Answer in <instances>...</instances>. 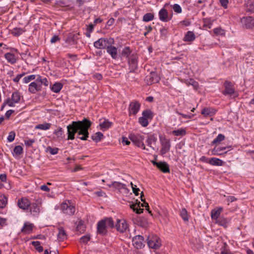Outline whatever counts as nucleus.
I'll use <instances>...</instances> for the list:
<instances>
[{
	"label": "nucleus",
	"instance_id": "nucleus-1",
	"mask_svg": "<svg viewBox=\"0 0 254 254\" xmlns=\"http://www.w3.org/2000/svg\"><path fill=\"white\" fill-rule=\"evenodd\" d=\"M91 125L92 122L85 118L82 121H73L71 124L67 126V139H73L76 133L77 138L82 140H87L89 134L88 129Z\"/></svg>",
	"mask_w": 254,
	"mask_h": 254
},
{
	"label": "nucleus",
	"instance_id": "nucleus-2",
	"mask_svg": "<svg viewBox=\"0 0 254 254\" xmlns=\"http://www.w3.org/2000/svg\"><path fill=\"white\" fill-rule=\"evenodd\" d=\"M146 242L150 248L158 249L161 246L160 238L156 235L149 234L146 239Z\"/></svg>",
	"mask_w": 254,
	"mask_h": 254
},
{
	"label": "nucleus",
	"instance_id": "nucleus-3",
	"mask_svg": "<svg viewBox=\"0 0 254 254\" xmlns=\"http://www.w3.org/2000/svg\"><path fill=\"white\" fill-rule=\"evenodd\" d=\"M225 89L222 91L223 95H229L233 98L238 97V93L235 91L234 84L230 81L226 80L224 83Z\"/></svg>",
	"mask_w": 254,
	"mask_h": 254
},
{
	"label": "nucleus",
	"instance_id": "nucleus-4",
	"mask_svg": "<svg viewBox=\"0 0 254 254\" xmlns=\"http://www.w3.org/2000/svg\"><path fill=\"white\" fill-rule=\"evenodd\" d=\"M21 99H23L21 94L18 91H16L12 93L11 98H7L5 100V103L9 107H13L15 106V104L20 102Z\"/></svg>",
	"mask_w": 254,
	"mask_h": 254
},
{
	"label": "nucleus",
	"instance_id": "nucleus-5",
	"mask_svg": "<svg viewBox=\"0 0 254 254\" xmlns=\"http://www.w3.org/2000/svg\"><path fill=\"white\" fill-rule=\"evenodd\" d=\"M129 139L137 146L142 147L143 149H146L144 144L143 142L144 136L137 134H130L129 135Z\"/></svg>",
	"mask_w": 254,
	"mask_h": 254
},
{
	"label": "nucleus",
	"instance_id": "nucleus-6",
	"mask_svg": "<svg viewBox=\"0 0 254 254\" xmlns=\"http://www.w3.org/2000/svg\"><path fill=\"white\" fill-rule=\"evenodd\" d=\"M66 160L68 161L66 164V168L67 170H70L71 172H77L82 169L80 166H77L75 163V159L74 157H67Z\"/></svg>",
	"mask_w": 254,
	"mask_h": 254
},
{
	"label": "nucleus",
	"instance_id": "nucleus-7",
	"mask_svg": "<svg viewBox=\"0 0 254 254\" xmlns=\"http://www.w3.org/2000/svg\"><path fill=\"white\" fill-rule=\"evenodd\" d=\"M75 203L69 200H64V214L73 215L75 212Z\"/></svg>",
	"mask_w": 254,
	"mask_h": 254
},
{
	"label": "nucleus",
	"instance_id": "nucleus-8",
	"mask_svg": "<svg viewBox=\"0 0 254 254\" xmlns=\"http://www.w3.org/2000/svg\"><path fill=\"white\" fill-rule=\"evenodd\" d=\"M129 72H134L137 68V56L132 53L128 59Z\"/></svg>",
	"mask_w": 254,
	"mask_h": 254
},
{
	"label": "nucleus",
	"instance_id": "nucleus-9",
	"mask_svg": "<svg viewBox=\"0 0 254 254\" xmlns=\"http://www.w3.org/2000/svg\"><path fill=\"white\" fill-rule=\"evenodd\" d=\"M115 228L117 231L121 233H124L128 229V225L125 220L118 219Z\"/></svg>",
	"mask_w": 254,
	"mask_h": 254
},
{
	"label": "nucleus",
	"instance_id": "nucleus-10",
	"mask_svg": "<svg viewBox=\"0 0 254 254\" xmlns=\"http://www.w3.org/2000/svg\"><path fill=\"white\" fill-rule=\"evenodd\" d=\"M132 242L134 248L137 249H140L144 248L146 241L142 236L139 235L134 236Z\"/></svg>",
	"mask_w": 254,
	"mask_h": 254
},
{
	"label": "nucleus",
	"instance_id": "nucleus-11",
	"mask_svg": "<svg viewBox=\"0 0 254 254\" xmlns=\"http://www.w3.org/2000/svg\"><path fill=\"white\" fill-rule=\"evenodd\" d=\"M159 137L162 146L160 150V153L161 155H164L169 151L171 147L170 142L169 139L163 137L162 136H160Z\"/></svg>",
	"mask_w": 254,
	"mask_h": 254
},
{
	"label": "nucleus",
	"instance_id": "nucleus-12",
	"mask_svg": "<svg viewBox=\"0 0 254 254\" xmlns=\"http://www.w3.org/2000/svg\"><path fill=\"white\" fill-rule=\"evenodd\" d=\"M241 23L245 28H252L254 27V18L252 16L243 17L241 18Z\"/></svg>",
	"mask_w": 254,
	"mask_h": 254
},
{
	"label": "nucleus",
	"instance_id": "nucleus-13",
	"mask_svg": "<svg viewBox=\"0 0 254 254\" xmlns=\"http://www.w3.org/2000/svg\"><path fill=\"white\" fill-rule=\"evenodd\" d=\"M79 34L69 33L67 35L65 43L69 46H75L77 43Z\"/></svg>",
	"mask_w": 254,
	"mask_h": 254
},
{
	"label": "nucleus",
	"instance_id": "nucleus-14",
	"mask_svg": "<svg viewBox=\"0 0 254 254\" xmlns=\"http://www.w3.org/2000/svg\"><path fill=\"white\" fill-rule=\"evenodd\" d=\"M158 15L159 19L165 22L170 21L173 17V14L169 15L167 10L164 8L159 11Z\"/></svg>",
	"mask_w": 254,
	"mask_h": 254
},
{
	"label": "nucleus",
	"instance_id": "nucleus-15",
	"mask_svg": "<svg viewBox=\"0 0 254 254\" xmlns=\"http://www.w3.org/2000/svg\"><path fill=\"white\" fill-rule=\"evenodd\" d=\"M97 231L98 234L102 236H105L107 235L108 232L107 227L105 223L104 220L102 219L97 223Z\"/></svg>",
	"mask_w": 254,
	"mask_h": 254
},
{
	"label": "nucleus",
	"instance_id": "nucleus-16",
	"mask_svg": "<svg viewBox=\"0 0 254 254\" xmlns=\"http://www.w3.org/2000/svg\"><path fill=\"white\" fill-rule=\"evenodd\" d=\"M140 104L137 101H133L129 105V114L135 115L139 110Z\"/></svg>",
	"mask_w": 254,
	"mask_h": 254
},
{
	"label": "nucleus",
	"instance_id": "nucleus-17",
	"mask_svg": "<svg viewBox=\"0 0 254 254\" xmlns=\"http://www.w3.org/2000/svg\"><path fill=\"white\" fill-rule=\"evenodd\" d=\"M160 80V77L155 72L152 71L149 75L145 77V80L148 84H151L154 83H157Z\"/></svg>",
	"mask_w": 254,
	"mask_h": 254
},
{
	"label": "nucleus",
	"instance_id": "nucleus-18",
	"mask_svg": "<svg viewBox=\"0 0 254 254\" xmlns=\"http://www.w3.org/2000/svg\"><path fill=\"white\" fill-rule=\"evenodd\" d=\"M30 201L29 200L25 197H23L19 199L17 201V205L19 208L23 210H27L29 208V205H30Z\"/></svg>",
	"mask_w": 254,
	"mask_h": 254
},
{
	"label": "nucleus",
	"instance_id": "nucleus-19",
	"mask_svg": "<svg viewBox=\"0 0 254 254\" xmlns=\"http://www.w3.org/2000/svg\"><path fill=\"white\" fill-rule=\"evenodd\" d=\"M41 89V85L37 82L36 79L35 81L31 82L29 85L28 91L32 94L36 93L37 92L40 91Z\"/></svg>",
	"mask_w": 254,
	"mask_h": 254
},
{
	"label": "nucleus",
	"instance_id": "nucleus-20",
	"mask_svg": "<svg viewBox=\"0 0 254 254\" xmlns=\"http://www.w3.org/2000/svg\"><path fill=\"white\" fill-rule=\"evenodd\" d=\"M34 225L29 222H26L24 223L23 227L21 228V232L24 234H29L32 233Z\"/></svg>",
	"mask_w": 254,
	"mask_h": 254
},
{
	"label": "nucleus",
	"instance_id": "nucleus-21",
	"mask_svg": "<svg viewBox=\"0 0 254 254\" xmlns=\"http://www.w3.org/2000/svg\"><path fill=\"white\" fill-rule=\"evenodd\" d=\"M107 52L111 56L112 58L116 60L118 58V49L112 45L108 46L106 47Z\"/></svg>",
	"mask_w": 254,
	"mask_h": 254
},
{
	"label": "nucleus",
	"instance_id": "nucleus-22",
	"mask_svg": "<svg viewBox=\"0 0 254 254\" xmlns=\"http://www.w3.org/2000/svg\"><path fill=\"white\" fill-rule=\"evenodd\" d=\"M108 40L105 38H100L94 43V46L97 49H104L107 47Z\"/></svg>",
	"mask_w": 254,
	"mask_h": 254
},
{
	"label": "nucleus",
	"instance_id": "nucleus-23",
	"mask_svg": "<svg viewBox=\"0 0 254 254\" xmlns=\"http://www.w3.org/2000/svg\"><path fill=\"white\" fill-rule=\"evenodd\" d=\"M231 146L226 147H215L212 150V154L213 155H221L226 154L227 151H224L227 148H230Z\"/></svg>",
	"mask_w": 254,
	"mask_h": 254
},
{
	"label": "nucleus",
	"instance_id": "nucleus-24",
	"mask_svg": "<svg viewBox=\"0 0 254 254\" xmlns=\"http://www.w3.org/2000/svg\"><path fill=\"white\" fill-rule=\"evenodd\" d=\"M30 212L34 216H37L40 212L39 207L36 203H30L29 207Z\"/></svg>",
	"mask_w": 254,
	"mask_h": 254
},
{
	"label": "nucleus",
	"instance_id": "nucleus-25",
	"mask_svg": "<svg viewBox=\"0 0 254 254\" xmlns=\"http://www.w3.org/2000/svg\"><path fill=\"white\" fill-rule=\"evenodd\" d=\"M132 50L130 49L129 47H125L122 51L121 53L119 55V57H120L122 59V57H125L128 58L129 57V56L132 54Z\"/></svg>",
	"mask_w": 254,
	"mask_h": 254
},
{
	"label": "nucleus",
	"instance_id": "nucleus-26",
	"mask_svg": "<svg viewBox=\"0 0 254 254\" xmlns=\"http://www.w3.org/2000/svg\"><path fill=\"white\" fill-rule=\"evenodd\" d=\"M157 168L164 173H170V172L169 166L165 162H159V165Z\"/></svg>",
	"mask_w": 254,
	"mask_h": 254
},
{
	"label": "nucleus",
	"instance_id": "nucleus-27",
	"mask_svg": "<svg viewBox=\"0 0 254 254\" xmlns=\"http://www.w3.org/2000/svg\"><path fill=\"white\" fill-rule=\"evenodd\" d=\"M224 162L221 159L215 157L210 158L209 164L213 166H222Z\"/></svg>",
	"mask_w": 254,
	"mask_h": 254
},
{
	"label": "nucleus",
	"instance_id": "nucleus-28",
	"mask_svg": "<svg viewBox=\"0 0 254 254\" xmlns=\"http://www.w3.org/2000/svg\"><path fill=\"white\" fill-rule=\"evenodd\" d=\"M216 113V110L212 108H205L201 110V113L204 117L212 116Z\"/></svg>",
	"mask_w": 254,
	"mask_h": 254
},
{
	"label": "nucleus",
	"instance_id": "nucleus-29",
	"mask_svg": "<svg viewBox=\"0 0 254 254\" xmlns=\"http://www.w3.org/2000/svg\"><path fill=\"white\" fill-rule=\"evenodd\" d=\"M222 210V207H219L217 209H213L211 212L212 219L213 220H217L219 218V215H220Z\"/></svg>",
	"mask_w": 254,
	"mask_h": 254
},
{
	"label": "nucleus",
	"instance_id": "nucleus-30",
	"mask_svg": "<svg viewBox=\"0 0 254 254\" xmlns=\"http://www.w3.org/2000/svg\"><path fill=\"white\" fill-rule=\"evenodd\" d=\"M23 153V149L20 145L16 146L12 152L13 156L15 158L18 157L20 155Z\"/></svg>",
	"mask_w": 254,
	"mask_h": 254
},
{
	"label": "nucleus",
	"instance_id": "nucleus-31",
	"mask_svg": "<svg viewBox=\"0 0 254 254\" xmlns=\"http://www.w3.org/2000/svg\"><path fill=\"white\" fill-rule=\"evenodd\" d=\"M195 39V36L192 31H188L184 37L183 40L186 42H192Z\"/></svg>",
	"mask_w": 254,
	"mask_h": 254
},
{
	"label": "nucleus",
	"instance_id": "nucleus-32",
	"mask_svg": "<svg viewBox=\"0 0 254 254\" xmlns=\"http://www.w3.org/2000/svg\"><path fill=\"white\" fill-rule=\"evenodd\" d=\"M113 123L108 120H105L104 122L100 124V127L101 130L104 131L109 128L112 126Z\"/></svg>",
	"mask_w": 254,
	"mask_h": 254
},
{
	"label": "nucleus",
	"instance_id": "nucleus-33",
	"mask_svg": "<svg viewBox=\"0 0 254 254\" xmlns=\"http://www.w3.org/2000/svg\"><path fill=\"white\" fill-rule=\"evenodd\" d=\"M102 220H104L107 228L113 229L115 228V225L112 217H106Z\"/></svg>",
	"mask_w": 254,
	"mask_h": 254
},
{
	"label": "nucleus",
	"instance_id": "nucleus-34",
	"mask_svg": "<svg viewBox=\"0 0 254 254\" xmlns=\"http://www.w3.org/2000/svg\"><path fill=\"white\" fill-rule=\"evenodd\" d=\"M4 57L7 62L11 64H15L16 62V58L13 54L10 53H6L4 55Z\"/></svg>",
	"mask_w": 254,
	"mask_h": 254
},
{
	"label": "nucleus",
	"instance_id": "nucleus-35",
	"mask_svg": "<svg viewBox=\"0 0 254 254\" xmlns=\"http://www.w3.org/2000/svg\"><path fill=\"white\" fill-rule=\"evenodd\" d=\"M52 124L48 123H44L43 124H38L35 126V129H39L43 130H46L50 128Z\"/></svg>",
	"mask_w": 254,
	"mask_h": 254
},
{
	"label": "nucleus",
	"instance_id": "nucleus-36",
	"mask_svg": "<svg viewBox=\"0 0 254 254\" xmlns=\"http://www.w3.org/2000/svg\"><path fill=\"white\" fill-rule=\"evenodd\" d=\"M246 11L248 12H254V1L249 0L246 4Z\"/></svg>",
	"mask_w": 254,
	"mask_h": 254
},
{
	"label": "nucleus",
	"instance_id": "nucleus-37",
	"mask_svg": "<svg viewBox=\"0 0 254 254\" xmlns=\"http://www.w3.org/2000/svg\"><path fill=\"white\" fill-rule=\"evenodd\" d=\"M104 137L103 134L101 132H97L91 136V139L96 142L100 141Z\"/></svg>",
	"mask_w": 254,
	"mask_h": 254
},
{
	"label": "nucleus",
	"instance_id": "nucleus-38",
	"mask_svg": "<svg viewBox=\"0 0 254 254\" xmlns=\"http://www.w3.org/2000/svg\"><path fill=\"white\" fill-rule=\"evenodd\" d=\"M138 224L143 227V228H147L149 223L148 222L147 219L145 217H139L138 220Z\"/></svg>",
	"mask_w": 254,
	"mask_h": 254
},
{
	"label": "nucleus",
	"instance_id": "nucleus-39",
	"mask_svg": "<svg viewBox=\"0 0 254 254\" xmlns=\"http://www.w3.org/2000/svg\"><path fill=\"white\" fill-rule=\"evenodd\" d=\"M142 116L147 120H152L153 118V113L150 109H146L143 111L142 113Z\"/></svg>",
	"mask_w": 254,
	"mask_h": 254
},
{
	"label": "nucleus",
	"instance_id": "nucleus-40",
	"mask_svg": "<svg viewBox=\"0 0 254 254\" xmlns=\"http://www.w3.org/2000/svg\"><path fill=\"white\" fill-rule=\"evenodd\" d=\"M85 230V226L84 225V222L82 220H80L76 226V231L79 232L80 233H82Z\"/></svg>",
	"mask_w": 254,
	"mask_h": 254
},
{
	"label": "nucleus",
	"instance_id": "nucleus-41",
	"mask_svg": "<svg viewBox=\"0 0 254 254\" xmlns=\"http://www.w3.org/2000/svg\"><path fill=\"white\" fill-rule=\"evenodd\" d=\"M216 223L219 225L224 227V228H227L228 226V221L226 218L219 217L217 220H216Z\"/></svg>",
	"mask_w": 254,
	"mask_h": 254
},
{
	"label": "nucleus",
	"instance_id": "nucleus-42",
	"mask_svg": "<svg viewBox=\"0 0 254 254\" xmlns=\"http://www.w3.org/2000/svg\"><path fill=\"white\" fill-rule=\"evenodd\" d=\"M213 20H212L210 18H206L203 19V27L210 29L213 22Z\"/></svg>",
	"mask_w": 254,
	"mask_h": 254
},
{
	"label": "nucleus",
	"instance_id": "nucleus-43",
	"mask_svg": "<svg viewBox=\"0 0 254 254\" xmlns=\"http://www.w3.org/2000/svg\"><path fill=\"white\" fill-rule=\"evenodd\" d=\"M7 203V198L4 194H0V208L5 207Z\"/></svg>",
	"mask_w": 254,
	"mask_h": 254
},
{
	"label": "nucleus",
	"instance_id": "nucleus-44",
	"mask_svg": "<svg viewBox=\"0 0 254 254\" xmlns=\"http://www.w3.org/2000/svg\"><path fill=\"white\" fill-rule=\"evenodd\" d=\"M36 81L38 83L40 84L41 86L42 85H44L45 86H48L49 82L46 78H42L41 76L38 75L36 78Z\"/></svg>",
	"mask_w": 254,
	"mask_h": 254
},
{
	"label": "nucleus",
	"instance_id": "nucleus-45",
	"mask_svg": "<svg viewBox=\"0 0 254 254\" xmlns=\"http://www.w3.org/2000/svg\"><path fill=\"white\" fill-rule=\"evenodd\" d=\"M110 187H113L121 191L123 188L125 187V184L118 182H114L109 185Z\"/></svg>",
	"mask_w": 254,
	"mask_h": 254
},
{
	"label": "nucleus",
	"instance_id": "nucleus-46",
	"mask_svg": "<svg viewBox=\"0 0 254 254\" xmlns=\"http://www.w3.org/2000/svg\"><path fill=\"white\" fill-rule=\"evenodd\" d=\"M172 134L175 136H184L186 134V130L185 128H180L172 131Z\"/></svg>",
	"mask_w": 254,
	"mask_h": 254
},
{
	"label": "nucleus",
	"instance_id": "nucleus-47",
	"mask_svg": "<svg viewBox=\"0 0 254 254\" xmlns=\"http://www.w3.org/2000/svg\"><path fill=\"white\" fill-rule=\"evenodd\" d=\"M63 84L62 83L57 82L52 85L51 87V90L55 93H58L61 90Z\"/></svg>",
	"mask_w": 254,
	"mask_h": 254
},
{
	"label": "nucleus",
	"instance_id": "nucleus-48",
	"mask_svg": "<svg viewBox=\"0 0 254 254\" xmlns=\"http://www.w3.org/2000/svg\"><path fill=\"white\" fill-rule=\"evenodd\" d=\"M31 244L33 246L35 249L39 253H41L43 251V247L41 246V243L39 241H33L31 242Z\"/></svg>",
	"mask_w": 254,
	"mask_h": 254
},
{
	"label": "nucleus",
	"instance_id": "nucleus-49",
	"mask_svg": "<svg viewBox=\"0 0 254 254\" xmlns=\"http://www.w3.org/2000/svg\"><path fill=\"white\" fill-rule=\"evenodd\" d=\"M143 193L142 191L141 193L140 198H141V201H143V203H140V202L137 201V200H136L137 202L135 203V204H136V206L138 207H149L148 204L146 202H145V200L143 198Z\"/></svg>",
	"mask_w": 254,
	"mask_h": 254
},
{
	"label": "nucleus",
	"instance_id": "nucleus-50",
	"mask_svg": "<svg viewBox=\"0 0 254 254\" xmlns=\"http://www.w3.org/2000/svg\"><path fill=\"white\" fill-rule=\"evenodd\" d=\"M225 136L222 134H219L212 141V145L217 144L225 139Z\"/></svg>",
	"mask_w": 254,
	"mask_h": 254
},
{
	"label": "nucleus",
	"instance_id": "nucleus-51",
	"mask_svg": "<svg viewBox=\"0 0 254 254\" xmlns=\"http://www.w3.org/2000/svg\"><path fill=\"white\" fill-rule=\"evenodd\" d=\"M180 215L185 221H188L189 220L188 213L186 208H183L180 211Z\"/></svg>",
	"mask_w": 254,
	"mask_h": 254
},
{
	"label": "nucleus",
	"instance_id": "nucleus-52",
	"mask_svg": "<svg viewBox=\"0 0 254 254\" xmlns=\"http://www.w3.org/2000/svg\"><path fill=\"white\" fill-rule=\"evenodd\" d=\"M130 208L132 209L136 213L140 214L142 213L144 210L143 208L138 207L136 206V204H132L130 205Z\"/></svg>",
	"mask_w": 254,
	"mask_h": 254
},
{
	"label": "nucleus",
	"instance_id": "nucleus-53",
	"mask_svg": "<svg viewBox=\"0 0 254 254\" xmlns=\"http://www.w3.org/2000/svg\"><path fill=\"white\" fill-rule=\"evenodd\" d=\"M157 138L154 134L149 135L147 140V145L150 147H152L151 146V143L152 142L155 143L157 141Z\"/></svg>",
	"mask_w": 254,
	"mask_h": 254
},
{
	"label": "nucleus",
	"instance_id": "nucleus-54",
	"mask_svg": "<svg viewBox=\"0 0 254 254\" xmlns=\"http://www.w3.org/2000/svg\"><path fill=\"white\" fill-rule=\"evenodd\" d=\"M24 30L22 28H14L12 30L11 33L13 36H19L21 35Z\"/></svg>",
	"mask_w": 254,
	"mask_h": 254
},
{
	"label": "nucleus",
	"instance_id": "nucleus-55",
	"mask_svg": "<svg viewBox=\"0 0 254 254\" xmlns=\"http://www.w3.org/2000/svg\"><path fill=\"white\" fill-rule=\"evenodd\" d=\"M154 14L151 13H147L143 16V21L145 22H148L154 19Z\"/></svg>",
	"mask_w": 254,
	"mask_h": 254
},
{
	"label": "nucleus",
	"instance_id": "nucleus-56",
	"mask_svg": "<svg viewBox=\"0 0 254 254\" xmlns=\"http://www.w3.org/2000/svg\"><path fill=\"white\" fill-rule=\"evenodd\" d=\"M138 122L143 127H147L149 124L148 120L143 116L139 118Z\"/></svg>",
	"mask_w": 254,
	"mask_h": 254
},
{
	"label": "nucleus",
	"instance_id": "nucleus-57",
	"mask_svg": "<svg viewBox=\"0 0 254 254\" xmlns=\"http://www.w3.org/2000/svg\"><path fill=\"white\" fill-rule=\"evenodd\" d=\"M36 75L34 74H32L30 75H28L25 76L23 79V82L24 83H28L30 82L31 80L36 79Z\"/></svg>",
	"mask_w": 254,
	"mask_h": 254
},
{
	"label": "nucleus",
	"instance_id": "nucleus-58",
	"mask_svg": "<svg viewBox=\"0 0 254 254\" xmlns=\"http://www.w3.org/2000/svg\"><path fill=\"white\" fill-rule=\"evenodd\" d=\"M171 6L175 12L177 13H180L182 12V9L179 4L176 3L172 5Z\"/></svg>",
	"mask_w": 254,
	"mask_h": 254
},
{
	"label": "nucleus",
	"instance_id": "nucleus-59",
	"mask_svg": "<svg viewBox=\"0 0 254 254\" xmlns=\"http://www.w3.org/2000/svg\"><path fill=\"white\" fill-rule=\"evenodd\" d=\"M90 240V236L89 235H84L80 238V242L83 244H87Z\"/></svg>",
	"mask_w": 254,
	"mask_h": 254
},
{
	"label": "nucleus",
	"instance_id": "nucleus-60",
	"mask_svg": "<svg viewBox=\"0 0 254 254\" xmlns=\"http://www.w3.org/2000/svg\"><path fill=\"white\" fill-rule=\"evenodd\" d=\"M160 32L161 37H164V38L167 37V34H168V31H167V29L165 27H163L162 28H160Z\"/></svg>",
	"mask_w": 254,
	"mask_h": 254
},
{
	"label": "nucleus",
	"instance_id": "nucleus-61",
	"mask_svg": "<svg viewBox=\"0 0 254 254\" xmlns=\"http://www.w3.org/2000/svg\"><path fill=\"white\" fill-rule=\"evenodd\" d=\"M15 136V133L14 131L10 132L7 138L8 141L9 142H12L14 140Z\"/></svg>",
	"mask_w": 254,
	"mask_h": 254
},
{
	"label": "nucleus",
	"instance_id": "nucleus-62",
	"mask_svg": "<svg viewBox=\"0 0 254 254\" xmlns=\"http://www.w3.org/2000/svg\"><path fill=\"white\" fill-rule=\"evenodd\" d=\"M25 75V72H22L16 75L15 77L13 79V81L15 83H18L20 79Z\"/></svg>",
	"mask_w": 254,
	"mask_h": 254
},
{
	"label": "nucleus",
	"instance_id": "nucleus-63",
	"mask_svg": "<svg viewBox=\"0 0 254 254\" xmlns=\"http://www.w3.org/2000/svg\"><path fill=\"white\" fill-rule=\"evenodd\" d=\"M189 83L193 86L194 89H195V90L198 89L199 85L197 81H195L194 80H193L192 79H190Z\"/></svg>",
	"mask_w": 254,
	"mask_h": 254
},
{
	"label": "nucleus",
	"instance_id": "nucleus-64",
	"mask_svg": "<svg viewBox=\"0 0 254 254\" xmlns=\"http://www.w3.org/2000/svg\"><path fill=\"white\" fill-rule=\"evenodd\" d=\"M66 56L70 60L69 63L75 61L77 59V55L75 54H68Z\"/></svg>",
	"mask_w": 254,
	"mask_h": 254
}]
</instances>
